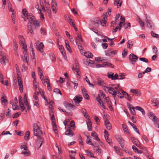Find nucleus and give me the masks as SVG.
<instances>
[{
  "instance_id": "nucleus-1",
  "label": "nucleus",
  "mask_w": 159,
  "mask_h": 159,
  "mask_svg": "<svg viewBox=\"0 0 159 159\" xmlns=\"http://www.w3.org/2000/svg\"><path fill=\"white\" fill-rule=\"evenodd\" d=\"M29 22L28 23L27 32L30 33L32 34H34V30H36L40 26L39 21L37 20L34 16H30L28 17Z\"/></svg>"
},
{
  "instance_id": "nucleus-2",
  "label": "nucleus",
  "mask_w": 159,
  "mask_h": 159,
  "mask_svg": "<svg viewBox=\"0 0 159 159\" xmlns=\"http://www.w3.org/2000/svg\"><path fill=\"white\" fill-rule=\"evenodd\" d=\"M33 128L34 129V135L35 136L40 137L42 135L43 133L37 124L34 123L33 124Z\"/></svg>"
},
{
  "instance_id": "nucleus-3",
  "label": "nucleus",
  "mask_w": 159,
  "mask_h": 159,
  "mask_svg": "<svg viewBox=\"0 0 159 159\" xmlns=\"http://www.w3.org/2000/svg\"><path fill=\"white\" fill-rule=\"evenodd\" d=\"M37 137L38 138V139L35 143V146L36 148L39 149L42 146L43 143L44 141V139L42 137V136H40V137Z\"/></svg>"
},
{
  "instance_id": "nucleus-4",
  "label": "nucleus",
  "mask_w": 159,
  "mask_h": 159,
  "mask_svg": "<svg viewBox=\"0 0 159 159\" xmlns=\"http://www.w3.org/2000/svg\"><path fill=\"white\" fill-rule=\"evenodd\" d=\"M114 73L110 72V74L109 73H108L107 76L109 79H111L112 80H115L117 79L123 80L125 78V77L118 78V75L116 73L114 76Z\"/></svg>"
},
{
  "instance_id": "nucleus-5",
  "label": "nucleus",
  "mask_w": 159,
  "mask_h": 159,
  "mask_svg": "<svg viewBox=\"0 0 159 159\" xmlns=\"http://www.w3.org/2000/svg\"><path fill=\"white\" fill-rule=\"evenodd\" d=\"M107 90L108 91L109 93L111 94L114 97H115L117 95V97H119V93H117L115 89H114L112 87H106Z\"/></svg>"
},
{
  "instance_id": "nucleus-6",
  "label": "nucleus",
  "mask_w": 159,
  "mask_h": 159,
  "mask_svg": "<svg viewBox=\"0 0 159 159\" xmlns=\"http://www.w3.org/2000/svg\"><path fill=\"white\" fill-rule=\"evenodd\" d=\"M138 57L137 56L134 55L133 53H131L129 56V62L132 64H134L137 60Z\"/></svg>"
},
{
  "instance_id": "nucleus-7",
  "label": "nucleus",
  "mask_w": 159,
  "mask_h": 159,
  "mask_svg": "<svg viewBox=\"0 0 159 159\" xmlns=\"http://www.w3.org/2000/svg\"><path fill=\"white\" fill-rule=\"evenodd\" d=\"M116 138L118 141L121 147L123 148L124 146V141L122 137L120 135H117L116 136Z\"/></svg>"
},
{
  "instance_id": "nucleus-8",
  "label": "nucleus",
  "mask_w": 159,
  "mask_h": 159,
  "mask_svg": "<svg viewBox=\"0 0 159 159\" xmlns=\"http://www.w3.org/2000/svg\"><path fill=\"white\" fill-rule=\"evenodd\" d=\"M148 115L150 119L153 121H157L158 118L153 113L150 112L148 114Z\"/></svg>"
},
{
  "instance_id": "nucleus-9",
  "label": "nucleus",
  "mask_w": 159,
  "mask_h": 159,
  "mask_svg": "<svg viewBox=\"0 0 159 159\" xmlns=\"http://www.w3.org/2000/svg\"><path fill=\"white\" fill-rule=\"evenodd\" d=\"M83 99V98L82 96L81 95H79V96H76L75 97L74 99L73 100L76 103V105H77V104H78L79 103L81 102Z\"/></svg>"
},
{
  "instance_id": "nucleus-10",
  "label": "nucleus",
  "mask_w": 159,
  "mask_h": 159,
  "mask_svg": "<svg viewBox=\"0 0 159 159\" xmlns=\"http://www.w3.org/2000/svg\"><path fill=\"white\" fill-rule=\"evenodd\" d=\"M22 11L23 12V15H22V16L25 21L28 19V17L30 16H32V15L29 16L28 15L27 11L26 9H23Z\"/></svg>"
},
{
  "instance_id": "nucleus-11",
  "label": "nucleus",
  "mask_w": 159,
  "mask_h": 159,
  "mask_svg": "<svg viewBox=\"0 0 159 159\" xmlns=\"http://www.w3.org/2000/svg\"><path fill=\"white\" fill-rule=\"evenodd\" d=\"M72 69L73 71L75 70H78L79 69V66L78 65V62L76 59H75V62L74 66V65H72L71 66Z\"/></svg>"
},
{
  "instance_id": "nucleus-12",
  "label": "nucleus",
  "mask_w": 159,
  "mask_h": 159,
  "mask_svg": "<svg viewBox=\"0 0 159 159\" xmlns=\"http://www.w3.org/2000/svg\"><path fill=\"white\" fill-rule=\"evenodd\" d=\"M131 139L133 143L136 145L137 147L140 146V143L139 141L137 139L134 137H131Z\"/></svg>"
},
{
  "instance_id": "nucleus-13",
  "label": "nucleus",
  "mask_w": 159,
  "mask_h": 159,
  "mask_svg": "<svg viewBox=\"0 0 159 159\" xmlns=\"http://www.w3.org/2000/svg\"><path fill=\"white\" fill-rule=\"evenodd\" d=\"M106 99L107 104V105L109 107L110 110L111 111H112L113 110V108L112 107V103L111 101L110 98L108 97H106Z\"/></svg>"
},
{
  "instance_id": "nucleus-14",
  "label": "nucleus",
  "mask_w": 159,
  "mask_h": 159,
  "mask_svg": "<svg viewBox=\"0 0 159 159\" xmlns=\"http://www.w3.org/2000/svg\"><path fill=\"white\" fill-rule=\"evenodd\" d=\"M57 5L56 4L55 0H52V10L54 13L57 12Z\"/></svg>"
},
{
  "instance_id": "nucleus-15",
  "label": "nucleus",
  "mask_w": 159,
  "mask_h": 159,
  "mask_svg": "<svg viewBox=\"0 0 159 159\" xmlns=\"http://www.w3.org/2000/svg\"><path fill=\"white\" fill-rule=\"evenodd\" d=\"M104 133H105V138L106 141L110 144L112 143V140H111L110 139V141L108 142V132L105 130L104 131Z\"/></svg>"
},
{
  "instance_id": "nucleus-16",
  "label": "nucleus",
  "mask_w": 159,
  "mask_h": 159,
  "mask_svg": "<svg viewBox=\"0 0 159 159\" xmlns=\"http://www.w3.org/2000/svg\"><path fill=\"white\" fill-rule=\"evenodd\" d=\"M103 19L100 20L101 25L103 26H105L107 18L106 15H103Z\"/></svg>"
},
{
  "instance_id": "nucleus-17",
  "label": "nucleus",
  "mask_w": 159,
  "mask_h": 159,
  "mask_svg": "<svg viewBox=\"0 0 159 159\" xmlns=\"http://www.w3.org/2000/svg\"><path fill=\"white\" fill-rule=\"evenodd\" d=\"M97 80L98 81V85H100L104 87L105 86L106 84L102 79L101 78L98 77L97 78Z\"/></svg>"
},
{
  "instance_id": "nucleus-18",
  "label": "nucleus",
  "mask_w": 159,
  "mask_h": 159,
  "mask_svg": "<svg viewBox=\"0 0 159 159\" xmlns=\"http://www.w3.org/2000/svg\"><path fill=\"white\" fill-rule=\"evenodd\" d=\"M122 3V0H115L114 2V6H117L118 8H119L121 6Z\"/></svg>"
},
{
  "instance_id": "nucleus-19",
  "label": "nucleus",
  "mask_w": 159,
  "mask_h": 159,
  "mask_svg": "<svg viewBox=\"0 0 159 159\" xmlns=\"http://www.w3.org/2000/svg\"><path fill=\"white\" fill-rule=\"evenodd\" d=\"M145 21L146 22V26L149 28H151L153 24L151 20L147 19L145 20Z\"/></svg>"
},
{
  "instance_id": "nucleus-20",
  "label": "nucleus",
  "mask_w": 159,
  "mask_h": 159,
  "mask_svg": "<svg viewBox=\"0 0 159 159\" xmlns=\"http://www.w3.org/2000/svg\"><path fill=\"white\" fill-rule=\"evenodd\" d=\"M91 135L92 137H94V139L95 140L99 142L100 141V139L98 138L97 134L96 132L94 131H93L91 133Z\"/></svg>"
},
{
  "instance_id": "nucleus-21",
  "label": "nucleus",
  "mask_w": 159,
  "mask_h": 159,
  "mask_svg": "<svg viewBox=\"0 0 159 159\" xmlns=\"http://www.w3.org/2000/svg\"><path fill=\"white\" fill-rule=\"evenodd\" d=\"M64 105L66 108L68 109V110H70L74 106V105H71V104L68 103H64Z\"/></svg>"
},
{
  "instance_id": "nucleus-22",
  "label": "nucleus",
  "mask_w": 159,
  "mask_h": 159,
  "mask_svg": "<svg viewBox=\"0 0 159 159\" xmlns=\"http://www.w3.org/2000/svg\"><path fill=\"white\" fill-rule=\"evenodd\" d=\"M111 85L112 86V88L116 90V92H119V90H120V89L119 88V86L118 84H111Z\"/></svg>"
},
{
  "instance_id": "nucleus-23",
  "label": "nucleus",
  "mask_w": 159,
  "mask_h": 159,
  "mask_svg": "<svg viewBox=\"0 0 159 159\" xmlns=\"http://www.w3.org/2000/svg\"><path fill=\"white\" fill-rule=\"evenodd\" d=\"M130 92L136 94L137 96H139L141 95V93L140 92L138 91V90L136 89H131L130 90Z\"/></svg>"
},
{
  "instance_id": "nucleus-24",
  "label": "nucleus",
  "mask_w": 159,
  "mask_h": 159,
  "mask_svg": "<svg viewBox=\"0 0 159 159\" xmlns=\"http://www.w3.org/2000/svg\"><path fill=\"white\" fill-rule=\"evenodd\" d=\"M152 104L154 106H159V102L157 99H154L152 101Z\"/></svg>"
},
{
  "instance_id": "nucleus-25",
  "label": "nucleus",
  "mask_w": 159,
  "mask_h": 159,
  "mask_svg": "<svg viewBox=\"0 0 159 159\" xmlns=\"http://www.w3.org/2000/svg\"><path fill=\"white\" fill-rule=\"evenodd\" d=\"M105 125L106 128L108 130H110L112 128V126L109 121H106L105 123Z\"/></svg>"
},
{
  "instance_id": "nucleus-26",
  "label": "nucleus",
  "mask_w": 159,
  "mask_h": 159,
  "mask_svg": "<svg viewBox=\"0 0 159 159\" xmlns=\"http://www.w3.org/2000/svg\"><path fill=\"white\" fill-rule=\"evenodd\" d=\"M44 47V45L43 43L41 42L39 46V49L40 52L42 53L43 52V48Z\"/></svg>"
},
{
  "instance_id": "nucleus-27",
  "label": "nucleus",
  "mask_w": 159,
  "mask_h": 159,
  "mask_svg": "<svg viewBox=\"0 0 159 159\" xmlns=\"http://www.w3.org/2000/svg\"><path fill=\"white\" fill-rule=\"evenodd\" d=\"M84 56L88 58H92L93 55L90 52H84Z\"/></svg>"
},
{
  "instance_id": "nucleus-28",
  "label": "nucleus",
  "mask_w": 159,
  "mask_h": 159,
  "mask_svg": "<svg viewBox=\"0 0 159 159\" xmlns=\"http://www.w3.org/2000/svg\"><path fill=\"white\" fill-rule=\"evenodd\" d=\"M21 153L24 155L25 156H28L30 155V152L29 149L25 151H22Z\"/></svg>"
},
{
  "instance_id": "nucleus-29",
  "label": "nucleus",
  "mask_w": 159,
  "mask_h": 159,
  "mask_svg": "<svg viewBox=\"0 0 159 159\" xmlns=\"http://www.w3.org/2000/svg\"><path fill=\"white\" fill-rule=\"evenodd\" d=\"M74 133L70 129H68L66 130V133L65 134V135H69L70 137H71L73 135Z\"/></svg>"
},
{
  "instance_id": "nucleus-30",
  "label": "nucleus",
  "mask_w": 159,
  "mask_h": 159,
  "mask_svg": "<svg viewBox=\"0 0 159 159\" xmlns=\"http://www.w3.org/2000/svg\"><path fill=\"white\" fill-rule=\"evenodd\" d=\"M68 41L67 40H65V43L66 47L67 48V49L68 51L69 52H71V48L68 43H67Z\"/></svg>"
},
{
  "instance_id": "nucleus-31",
  "label": "nucleus",
  "mask_w": 159,
  "mask_h": 159,
  "mask_svg": "<svg viewBox=\"0 0 159 159\" xmlns=\"http://www.w3.org/2000/svg\"><path fill=\"white\" fill-rule=\"evenodd\" d=\"M135 109H136L137 110L140 111L142 113V114L143 115H145V111L144 110L143 108L139 106H137L135 107Z\"/></svg>"
},
{
  "instance_id": "nucleus-32",
  "label": "nucleus",
  "mask_w": 159,
  "mask_h": 159,
  "mask_svg": "<svg viewBox=\"0 0 159 159\" xmlns=\"http://www.w3.org/2000/svg\"><path fill=\"white\" fill-rule=\"evenodd\" d=\"M21 149H23L24 150H28V148L27 147V143H24L22 144L20 147Z\"/></svg>"
},
{
  "instance_id": "nucleus-33",
  "label": "nucleus",
  "mask_w": 159,
  "mask_h": 159,
  "mask_svg": "<svg viewBox=\"0 0 159 159\" xmlns=\"http://www.w3.org/2000/svg\"><path fill=\"white\" fill-rule=\"evenodd\" d=\"M129 123L132 126V127L134 129V130L138 134H140V133L138 130V129L136 127L135 125L132 124L131 122H129Z\"/></svg>"
},
{
  "instance_id": "nucleus-34",
  "label": "nucleus",
  "mask_w": 159,
  "mask_h": 159,
  "mask_svg": "<svg viewBox=\"0 0 159 159\" xmlns=\"http://www.w3.org/2000/svg\"><path fill=\"white\" fill-rule=\"evenodd\" d=\"M133 42L131 40H129L127 42V48L129 49L132 47L133 45Z\"/></svg>"
},
{
  "instance_id": "nucleus-35",
  "label": "nucleus",
  "mask_w": 159,
  "mask_h": 159,
  "mask_svg": "<svg viewBox=\"0 0 159 159\" xmlns=\"http://www.w3.org/2000/svg\"><path fill=\"white\" fill-rule=\"evenodd\" d=\"M88 130L89 131H91L92 130V123L91 122H89L87 123Z\"/></svg>"
},
{
  "instance_id": "nucleus-36",
  "label": "nucleus",
  "mask_w": 159,
  "mask_h": 159,
  "mask_svg": "<svg viewBox=\"0 0 159 159\" xmlns=\"http://www.w3.org/2000/svg\"><path fill=\"white\" fill-rule=\"evenodd\" d=\"M122 125L123 129L125 133L128 134L129 132L128 131V129H127V125L125 124H123Z\"/></svg>"
},
{
  "instance_id": "nucleus-37",
  "label": "nucleus",
  "mask_w": 159,
  "mask_h": 159,
  "mask_svg": "<svg viewBox=\"0 0 159 159\" xmlns=\"http://www.w3.org/2000/svg\"><path fill=\"white\" fill-rule=\"evenodd\" d=\"M19 39L20 43L21 45H22V44L24 43L25 39L23 36L20 35L19 36Z\"/></svg>"
},
{
  "instance_id": "nucleus-38",
  "label": "nucleus",
  "mask_w": 159,
  "mask_h": 159,
  "mask_svg": "<svg viewBox=\"0 0 159 159\" xmlns=\"http://www.w3.org/2000/svg\"><path fill=\"white\" fill-rule=\"evenodd\" d=\"M30 134V132L29 131H27L25 134V136L24 137L25 139V140H27L29 139V136Z\"/></svg>"
},
{
  "instance_id": "nucleus-39",
  "label": "nucleus",
  "mask_w": 159,
  "mask_h": 159,
  "mask_svg": "<svg viewBox=\"0 0 159 159\" xmlns=\"http://www.w3.org/2000/svg\"><path fill=\"white\" fill-rule=\"evenodd\" d=\"M6 60V58L3 57L0 59V62L3 65H5L6 64L5 60Z\"/></svg>"
},
{
  "instance_id": "nucleus-40",
  "label": "nucleus",
  "mask_w": 159,
  "mask_h": 159,
  "mask_svg": "<svg viewBox=\"0 0 159 159\" xmlns=\"http://www.w3.org/2000/svg\"><path fill=\"white\" fill-rule=\"evenodd\" d=\"M13 43H14V49L15 51H16L17 49L18 48V46H17V44L16 42V40H13Z\"/></svg>"
},
{
  "instance_id": "nucleus-41",
  "label": "nucleus",
  "mask_w": 159,
  "mask_h": 159,
  "mask_svg": "<svg viewBox=\"0 0 159 159\" xmlns=\"http://www.w3.org/2000/svg\"><path fill=\"white\" fill-rule=\"evenodd\" d=\"M10 104H11L12 105V108L14 110L18 109L19 106H17L16 105H15V104L14 103H12V102H10Z\"/></svg>"
},
{
  "instance_id": "nucleus-42",
  "label": "nucleus",
  "mask_w": 159,
  "mask_h": 159,
  "mask_svg": "<svg viewBox=\"0 0 159 159\" xmlns=\"http://www.w3.org/2000/svg\"><path fill=\"white\" fill-rule=\"evenodd\" d=\"M103 65H104L105 67L106 66H110L112 68H113L114 67V66H112V64L108 62H104L103 63Z\"/></svg>"
},
{
  "instance_id": "nucleus-43",
  "label": "nucleus",
  "mask_w": 159,
  "mask_h": 159,
  "mask_svg": "<svg viewBox=\"0 0 159 159\" xmlns=\"http://www.w3.org/2000/svg\"><path fill=\"white\" fill-rule=\"evenodd\" d=\"M78 39H76V44L77 45L78 48L80 50V51L81 50L83 49V47L80 45V43H78V41H77V40H78Z\"/></svg>"
},
{
  "instance_id": "nucleus-44",
  "label": "nucleus",
  "mask_w": 159,
  "mask_h": 159,
  "mask_svg": "<svg viewBox=\"0 0 159 159\" xmlns=\"http://www.w3.org/2000/svg\"><path fill=\"white\" fill-rule=\"evenodd\" d=\"M151 34L153 37L157 38L159 39V34L155 33L153 31H151Z\"/></svg>"
},
{
  "instance_id": "nucleus-45",
  "label": "nucleus",
  "mask_w": 159,
  "mask_h": 159,
  "mask_svg": "<svg viewBox=\"0 0 159 159\" xmlns=\"http://www.w3.org/2000/svg\"><path fill=\"white\" fill-rule=\"evenodd\" d=\"M45 82L47 83V88H48V90L49 91H52V88L50 85V82H49V81H45Z\"/></svg>"
},
{
  "instance_id": "nucleus-46",
  "label": "nucleus",
  "mask_w": 159,
  "mask_h": 159,
  "mask_svg": "<svg viewBox=\"0 0 159 159\" xmlns=\"http://www.w3.org/2000/svg\"><path fill=\"white\" fill-rule=\"evenodd\" d=\"M134 108H135L134 107H132L131 109H129L131 113L134 115H135L136 114Z\"/></svg>"
},
{
  "instance_id": "nucleus-47",
  "label": "nucleus",
  "mask_w": 159,
  "mask_h": 159,
  "mask_svg": "<svg viewBox=\"0 0 159 159\" xmlns=\"http://www.w3.org/2000/svg\"><path fill=\"white\" fill-rule=\"evenodd\" d=\"M38 69L39 72V74L40 77V78H41L42 76H43V74L42 73V71L40 67H38Z\"/></svg>"
},
{
  "instance_id": "nucleus-48",
  "label": "nucleus",
  "mask_w": 159,
  "mask_h": 159,
  "mask_svg": "<svg viewBox=\"0 0 159 159\" xmlns=\"http://www.w3.org/2000/svg\"><path fill=\"white\" fill-rule=\"evenodd\" d=\"M139 59L140 61L146 63L148 62V60L147 58L144 57L139 58Z\"/></svg>"
},
{
  "instance_id": "nucleus-49",
  "label": "nucleus",
  "mask_w": 159,
  "mask_h": 159,
  "mask_svg": "<svg viewBox=\"0 0 159 159\" xmlns=\"http://www.w3.org/2000/svg\"><path fill=\"white\" fill-rule=\"evenodd\" d=\"M139 23L141 26L143 28V29H144V23L140 19H139Z\"/></svg>"
},
{
  "instance_id": "nucleus-50",
  "label": "nucleus",
  "mask_w": 159,
  "mask_h": 159,
  "mask_svg": "<svg viewBox=\"0 0 159 159\" xmlns=\"http://www.w3.org/2000/svg\"><path fill=\"white\" fill-rule=\"evenodd\" d=\"M39 94V93L38 92H35L34 93L33 97L35 100H38V95Z\"/></svg>"
},
{
  "instance_id": "nucleus-51",
  "label": "nucleus",
  "mask_w": 159,
  "mask_h": 159,
  "mask_svg": "<svg viewBox=\"0 0 159 159\" xmlns=\"http://www.w3.org/2000/svg\"><path fill=\"white\" fill-rule=\"evenodd\" d=\"M84 97L87 100L89 99V97L87 92L83 93Z\"/></svg>"
},
{
  "instance_id": "nucleus-52",
  "label": "nucleus",
  "mask_w": 159,
  "mask_h": 159,
  "mask_svg": "<svg viewBox=\"0 0 159 159\" xmlns=\"http://www.w3.org/2000/svg\"><path fill=\"white\" fill-rule=\"evenodd\" d=\"M125 98L127 99L128 100L130 101L132 100L131 97L129 95V94L127 93L125 95Z\"/></svg>"
},
{
  "instance_id": "nucleus-53",
  "label": "nucleus",
  "mask_w": 159,
  "mask_h": 159,
  "mask_svg": "<svg viewBox=\"0 0 159 159\" xmlns=\"http://www.w3.org/2000/svg\"><path fill=\"white\" fill-rule=\"evenodd\" d=\"M54 92L57 93V94H60L61 95H62V94L61 93L60 90L58 89H55L53 90Z\"/></svg>"
},
{
  "instance_id": "nucleus-54",
  "label": "nucleus",
  "mask_w": 159,
  "mask_h": 159,
  "mask_svg": "<svg viewBox=\"0 0 159 159\" xmlns=\"http://www.w3.org/2000/svg\"><path fill=\"white\" fill-rule=\"evenodd\" d=\"M153 52L154 54H157V52L158 50L157 48L154 46L152 48Z\"/></svg>"
},
{
  "instance_id": "nucleus-55",
  "label": "nucleus",
  "mask_w": 159,
  "mask_h": 159,
  "mask_svg": "<svg viewBox=\"0 0 159 159\" xmlns=\"http://www.w3.org/2000/svg\"><path fill=\"white\" fill-rule=\"evenodd\" d=\"M151 71V69L149 67H147L144 72H143V74H144L146 72H149Z\"/></svg>"
},
{
  "instance_id": "nucleus-56",
  "label": "nucleus",
  "mask_w": 159,
  "mask_h": 159,
  "mask_svg": "<svg viewBox=\"0 0 159 159\" xmlns=\"http://www.w3.org/2000/svg\"><path fill=\"white\" fill-rule=\"evenodd\" d=\"M111 9L109 8L108 9V11L107 12L106 14H103V15H106L107 17L108 16H110L111 15Z\"/></svg>"
},
{
  "instance_id": "nucleus-57",
  "label": "nucleus",
  "mask_w": 159,
  "mask_h": 159,
  "mask_svg": "<svg viewBox=\"0 0 159 159\" xmlns=\"http://www.w3.org/2000/svg\"><path fill=\"white\" fill-rule=\"evenodd\" d=\"M30 50L31 52H32V54L34 57V59L35 58V53L34 52V48H33L32 47H31V45H30Z\"/></svg>"
},
{
  "instance_id": "nucleus-58",
  "label": "nucleus",
  "mask_w": 159,
  "mask_h": 159,
  "mask_svg": "<svg viewBox=\"0 0 159 159\" xmlns=\"http://www.w3.org/2000/svg\"><path fill=\"white\" fill-rule=\"evenodd\" d=\"M127 54V51L126 50L124 49L122 52V56L123 58H125Z\"/></svg>"
},
{
  "instance_id": "nucleus-59",
  "label": "nucleus",
  "mask_w": 159,
  "mask_h": 159,
  "mask_svg": "<svg viewBox=\"0 0 159 159\" xmlns=\"http://www.w3.org/2000/svg\"><path fill=\"white\" fill-rule=\"evenodd\" d=\"M40 79H41V80L42 81V82L43 83V84H44V83H46L45 82V81H49L48 77L46 78L45 79L44 78V77H43V76H42V77L41 78H40Z\"/></svg>"
},
{
  "instance_id": "nucleus-60",
  "label": "nucleus",
  "mask_w": 159,
  "mask_h": 159,
  "mask_svg": "<svg viewBox=\"0 0 159 159\" xmlns=\"http://www.w3.org/2000/svg\"><path fill=\"white\" fill-rule=\"evenodd\" d=\"M11 111L9 109H8L7 112L6 116L7 117H10L11 116Z\"/></svg>"
},
{
  "instance_id": "nucleus-61",
  "label": "nucleus",
  "mask_w": 159,
  "mask_h": 159,
  "mask_svg": "<svg viewBox=\"0 0 159 159\" xmlns=\"http://www.w3.org/2000/svg\"><path fill=\"white\" fill-rule=\"evenodd\" d=\"M109 53H110L112 55H115L117 52V50H113V51H109Z\"/></svg>"
},
{
  "instance_id": "nucleus-62",
  "label": "nucleus",
  "mask_w": 159,
  "mask_h": 159,
  "mask_svg": "<svg viewBox=\"0 0 159 159\" xmlns=\"http://www.w3.org/2000/svg\"><path fill=\"white\" fill-rule=\"evenodd\" d=\"M114 148L116 152L118 154H119L120 152V149L119 148H117L116 146L114 147Z\"/></svg>"
},
{
  "instance_id": "nucleus-63",
  "label": "nucleus",
  "mask_w": 159,
  "mask_h": 159,
  "mask_svg": "<svg viewBox=\"0 0 159 159\" xmlns=\"http://www.w3.org/2000/svg\"><path fill=\"white\" fill-rule=\"evenodd\" d=\"M21 113H19V112H17L15 113L13 116V118H17L20 115Z\"/></svg>"
},
{
  "instance_id": "nucleus-64",
  "label": "nucleus",
  "mask_w": 159,
  "mask_h": 159,
  "mask_svg": "<svg viewBox=\"0 0 159 159\" xmlns=\"http://www.w3.org/2000/svg\"><path fill=\"white\" fill-rule=\"evenodd\" d=\"M79 141L80 144H82V145L83 144V142L82 141V138L80 135H79Z\"/></svg>"
}]
</instances>
